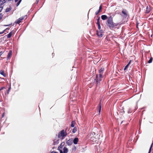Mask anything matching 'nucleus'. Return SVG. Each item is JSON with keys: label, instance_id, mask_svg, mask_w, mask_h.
I'll use <instances>...</instances> for the list:
<instances>
[{"label": "nucleus", "instance_id": "obj_1", "mask_svg": "<svg viewBox=\"0 0 153 153\" xmlns=\"http://www.w3.org/2000/svg\"><path fill=\"white\" fill-rule=\"evenodd\" d=\"M112 13H110V16H108V18L106 22V25L110 29H112L114 28H116L118 25H120L119 23H116L114 22L113 21V17L111 15Z\"/></svg>", "mask_w": 153, "mask_h": 153}, {"label": "nucleus", "instance_id": "obj_2", "mask_svg": "<svg viewBox=\"0 0 153 153\" xmlns=\"http://www.w3.org/2000/svg\"><path fill=\"white\" fill-rule=\"evenodd\" d=\"M67 134L66 130L65 131L64 130H62L58 134V137L59 138H60L62 137V139H63L65 138Z\"/></svg>", "mask_w": 153, "mask_h": 153}, {"label": "nucleus", "instance_id": "obj_3", "mask_svg": "<svg viewBox=\"0 0 153 153\" xmlns=\"http://www.w3.org/2000/svg\"><path fill=\"white\" fill-rule=\"evenodd\" d=\"M103 78L102 75L99 74V75H96V79L95 80H96L97 85H99L100 84V82L101 81Z\"/></svg>", "mask_w": 153, "mask_h": 153}, {"label": "nucleus", "instance_id": "obj_4", "mask_svg": "<svg viewBox=\"0 0 153 153\" xmlns=\"http://www.w3.org/2000/svg\"><path fill=\"white\" fill-rule=\"evenodd\" d=\"M99 31H97V35L99 37H102L103 36V34H102L103 33V31L102 30H99Z\"/></svg>", "mask_w": 153, "mask_h": 153}, {"label": "nucleus", "instance_id": "obj_5", "mask_svg": "<svg viewBox=\"0 0 153 153\" xmlns=\"http://www.w3.org/2000/svg\"><path fill=\"white\" fill-rule=\"evenodd\" d=\"M122 13L123 14L124 17L126 18L128 16V12L126 9H123L122 10Z\"/></svg>", "mask_w": 153, "mask_h": 153}, {"label": "nucleus", "instance_id": "obj_6", "mask_svg": "<svg viewBox=\"0 0 153 153\" xmlns=\"http://www.w3.org/2000/svg\"><path fill=\"white\" fill-rule=\"evenodd\" d=\"M24 18L25 16L21 17L20 18L17 19V20L16 21L15 23L18 24H19L22 22V21L24 19Z\"/></svg>", "mask_w": 153, "mask_h": 153}, {"label": "nucleus", "instance_id": "obj_7", "mask_svg": "<svg viewBox=\"0 0 153 153\" xmlns=\"http://www.w3.org/2000/svg\"><path fill=\"white\" fill-rule=\"evenodd\" d=\"M104 70V68L102 67L99 71V74H100V75H102Z\"/></svg>", "mask_w": 153, "mask_h": 153}, {"label": "nucleus", "instance_id": "obj_8", "mask_svg": "<svg viewBox=\"0 0 153 153\" xmlns=\"http://www.w3.org/2000/svg\"><path fill=\"white\" fill-rule=\"evenodd\" d=\"M151 8L150 7L147 6L146 7V10L145 13H149L151 10Z\"/></svg>", "mask_w": 153, "mask_h": 153}, {"label": "nucleus", "instance_id": "obj_9", "mask_svg": "<svg viewBox=\"0 0 153 153\" xmlns=\"http://www.w3.org/2000/svg\"><path fill=\"white\" fill-rule=\"evenodd\" d=\"M12 55V51H10L8 54L7 56V59H10Z\"/></svg>", "mask_w": 153, "mask_h": 153}, {"label": "nucleus", "instance_id": "obj_10", "mask_svg": "<svg viewBox=\"0 0 153 153\" xmlns=\"http://www.w3.org/2000/svg\"><path fill=\"white\" fill-rule=\"evenodd\" d=\"M13 34H14L13 31H12L10 32L6 36H7V38H9L11 37L12 35Z\"/></svg>", "mask_w": 153, "mask_h": 153}, {"label": "nucleus", "instance_id": "obj_11", "mask_svg": "<svg viewBox=\"0 0 153 153\" xmlns=\"http://www.w3.org/2000/svg\"><path fill=\"white\" fill-rule=\"evenodd\" d=\"M101 19L102 20H105L107 19H108V17L106 15H102L101 16Z\"/></svg>", "mask_w": 153, "mask_h": 153}, {"label": "nucleus", "instance_id": "obj_12", "mask_svg": "<svg viewBox=\"0 0 153 153\" xmlns=\"http://www.w3.org/2000/svg\"><path fill=\"white\" fill-rule=\"evenodd\" d=\"M78 141V138L77 137L75 138L73 140V142L75 144H76Z\"/></svg>", "mask_w": 153, "mask_h": 153}, {"label": "nucleus", "instance_id": "obj_13", "mask_svg": "<svg viewBox=\"0 0 153 153\" xmlns=\"http://www.w3.org/2000/svg\"><path fill=\"white\" fill-rule=\"evenodd\" d=\"M0 74L1 75H2L4 77L6 76V74H5L4 71H3L2 70H0Z\"/></svg>", "mask_w": 153, "mask_h": 153}, {"label": "nucleus", "instance_id": "obj_14", "mask_svg": "<svg viewBox=\"0 0 153 153\" xmlns=\"http://www.w3.org/2000/svg\"><path fill=\"white\" fill-rule=\"evenodd\" d=\"M101 102H100L98 106V110L99 111V113L100 114V112L101 110Z\"/></svg>", "mask_w": 153, "mask_h": 153}, {"label": "nucleus", "instance_id": "obj_15", "mask_svg": "<svg viewBox=\"0 0 153 153\" xmlns=\"http://www.w3.org/2000/svg\"><path fill=\"white\" fill-rule=\"evenodd\" d=\"M63 153H67L68 152V149L65 147H64L63 149Z\"/></svg>", "mask_w": 153, "mask_h": 153}, {"label": "nucleus", "instance_id": "obj_16", "mask_svg": "<svg viewBox=\"0 0 153 153\" xmlns=\"http://www.w3.org/2000/svg\"><path fill=\"white\" fill-rule=\"evenodd\" d=\"M6 1V0H0V6L2 5Z\"/></svg>", "mask_w": 153, "mask_h": 153}, {"label": "nucleus", "instance_id": "obj_17", "mask_svg": "<svg viewBox=\"0 0 153 153\" xmlns=\"http://www.w3.org/2000/svg\"><path fill=\"white\" fill-rule=\"evenodd\" d=\"M75 124V122L74 121H73L71 122V127H73L74 126V125Z\"/></svg>", "mask_w": 153, "mask_h": 153}, {"label": "nucleus", "instance_id": "obj_18", "mask_svg": "<svg viewBox=\"0 0 153 153\" xmlns=\"http://www.w3.org/2000/svg\"><path fill=\"white\" fill-rule=\"evenodd\" d=\"M77 128L76 127H75L73 128L72 130V132L73 133H75L77 131Z\"/></svg>", "mask_w": 153, "mask_h": 153}, {"label": "nucleus", "instance_id": "obj_19", "mask_svg": "<svg viewBox=\"0 0 153 153\" xmlns=\"http://www.w3.org/2000/svg\"><path fill=\"white\" fill-rule=\"evenodd\" d=\"M100 17H98L97 18V24H100Z\"/></svg>", "mask_w": 153, "mask_h": 153}, {"label": "nucleus", "instance_id": "obj_20", "mask_svg": "<svg viewBox=\"0 0 153 153\" xmlns=\"http://www.w3.org/2000/svg\"><path fill=\"white\" fill-rule=\"evenodd\" d=\"M152 60H153V58L152 57H151L150 58L149 60V61L148 62L149 63H152Z\"/></svg>", "mask_w": 153, "mask_h": 153}, {"label": "nucleus", "instance_id": "obj_21", "mask_svg": "<svg viewBox=\"0 0 153 153\" xmlns=\"http://www.w3.org/2000/svg\"><path fill=\"white\" fill-rule=\"evenodd\" d=\"M67 143L68 145H70L71 144V141L70 140H69L67 141Z\"/></svg>", "mask_w": 153, "mask_h": 153}, {"label": "nucleus", "instance_id": "obj_22", "mask_svg": "<svg viewBox=\"0 0 153 153\" xmlns=\"http://www.w3.org/2000/svg\"><path fill=\"white\" fill-rule=\"evenodd\" d=\"M132 110L131 108H129L128 111V113H131L132 112Z\"/></svg>", "mask_w": 153, "mask_h": 153}, {"label": "nucleus", "instance_id": "obj_23", "mask_svg": "<svg viewBox=\"0 0 153 153\" xmlns=\"http://www.w3.org/2000/svg\"><path fill=\"white\" fill-rule=\"evenodd\" d=\"M64 144H65V143H61L60 146H59L58 147V149H60V148H62V146L63 145H64Z\"/></svg>", "mask_w": 153, "mask_h": 153}, {"label": "nucleus", "instance_id": "obj_24", "mask_svg": "<svg viewBox=\"0 0 153 153\" xmlns=\"http://www.w3.org/2000/svg\"><path fill=\"white\" fill-rule=\"evenodd\" d=\"M11 10L9 8H7L6 10L5 11L6 12H8Z\"/></svg>", "mask_w": 153, "mask_h": 153}, {"label": "nucleus", "instance_id": "obj_25", "mask_svg": "<svg viewBox=\"0 0 153 153\" xmlns=\"http://www.w3.org/2000/svg\"><path fill=\"white\" fill-rule=\"evenodd\" d=\"M3 17V15L2 13H0V21L2 19Z\"/></svg>", "mask_w": 153, "mask_h": 153}, {"label": "nucleus", "instance_id": "obj_26", "mask_svg": "<svg viewBox=\"0 0 153 153\" xmlns=\"http://www.w3.org/2000/svg\"><path fill=\"white\" fill-rule=\"evenodd\" d=\"M98 26V28L99 29V30H100L101 29V26L100 25V24H97Z\"/></svg>", "mask_w": 153, "mask_h": 153}, {"label": "nucleus", "instance_id": "obj_27", "mask_svg": "<svg viewBox=\"0 0 153 153\" xmlns=\"http://www.w3.org/2000/svg\"><path fill=\"white\" fill-rule=\"evenodd\" d=\"M10 89H11V87H10L7 90V94H9V91H10Z\"/></svg>", "mask_w": 153, "mask_h": 153}, {"label": "nucleus", "instance_id": "obj_28", "mask_svg": "<svg viewBox=\"0 0 153 153\" xmlns=\"http://www.w3.org/2000/svg\"><path fill=\"white\" fill-rule=\"evenodd\" d=\"M22 0H19V1L17 2V4H16V6H18L20 4V3L21 2Z\"/></svg>", "mask_w": 153, "mask_h": 153}, {"label": "nucleus", "instance_id": "obj_29", "mask_svg": "<svg viewBox=\"0 0 153 153\" xmlns=\"http://www.w3.org/2000/svg\"><path fill=\"white\" fill-rule=\"evenodd\" d=\"M102 6L101 5H100V7H99V10H100V12L101 11V10L102 9Z\"/></svg>", "mask_w": 153, "mask_h": 153}, {"label": "nucleus", "instance_id": "obj_30", "mask_svg": "<svg viewBox=\"0 0 153 153\" xmlns=\"http://www.w3.org/2000/svg\"><path fill=\"white\" fill-rule=\"evenodd\" d=\"M129 65H128V64H127L125 67V68H124V70H126V69L128 68V67Z\"/></svg>", "mask_w": 153, "mask_h": 153}, {"label": "nucleus", "instance_id": "obj_31", "mask_svg": "<svg viewBox=\"0 0 153 153\" xmlns=\"http://www.w3.org/2000/svg\"><path fill=\"white\" fill-rule=\"evenodd\" d=\"M100 10H98V11H97L95 13V14L96 15H97L99 13H100Z\"/></svg>", "mask_w": 153, "mask_h": 153}, {"label": "nucleus", "instance_id": "obj_32", "mask_svg": "<svg viewBox=\"0 0 153 153\" xmlns=\"http://www.w3.org/2000/svg\"><path fill=\"white\" fill-rule=\"evenodd\" d=\"M3 8V7L2 6L0 7V12L1 11Z\"/></svg>", "mask_w": 153, "mask_h": 153}, {"label": "nucleus", "instance_id": "obj_33", "mask_svg": "<svg viewBox=\"0 0 153 153\" xmlns=\"http://www.w3.org/2000/svg\"><path fill=\"white\" fill-rule=\"evenodd\" d=\"M5 32V30H4L3 31L1 32H0V34H2Z\"/></svg>", "mask_w": 153, "mask_h": 153}, {"label": "nucleus", "instance_id": "obj_34", "mask_svg": "<svg viewBox=\"0 0 153 153\" xmlns=\"http://www.w3.org/2000/svg\"><path fill=\"white\" fill-rule=\"evenodd\" d=\"M3 53V52L2 51H0V56L2 55Z\"/></svg>", "mask_w": 153, "mask_h": 153}, {"label": "nucleus", "instance_id": "obj_35", "mask_svg": "<svg viewBox=\"0 0 153 153\" xmlns=\"http://www.w3.org/2000/svg\"><path fill=\"white\" fill-rule=\"evenodd\" d=\"M4 88V87H1V88L0 89V91L3 89Z\"/></svg>", "mask_w": 153, "mask_h": 153}, {"label": "nucleus", "instance_id": "obj_36", "mask_svg": "<svg viewBox=\"0 0 153 153\" xmlns=\"http://www.w3.org/2000/svg\"><path fill=\"white\" fill-rule=\"evenodd\" d=\"M10 30V28H6L4 30H5V31H6V30Z\"/></svg>", "mask_w": 153, "mask_h": 153}, {"label": "nucleus", "instance_id": "obj_37", "mask_svg": "<svg viewBox=\"0 0 153 153\" xmlns=\"http://www.w3.org/2000/svg\"><path fill=\"white\" fill-rule=\"evenodd\" d=\"M131 60H130L129 61V62L128 63V65H129L130 64V63H131Z\"/></svg>", "mask_w": 153, "mask_h": 153}, {"label": "nucleus", "instance_id": "obj_38", "mask_svg": "<svg viewBox=\"0 0 153 153\" xmlns=\"http://www.w3.org/2000/svg\"><path fill=\"white\" fill-rule=\"evenodd\" d=\"M60 153H64L62 150L60 151Z\"/></svg>", "mask_w": 153, "mask_h": 153}, {"label": "nucleus", "instance_id": "obj_39", "mask_svg": "<svg viewBox=\"0 0 153 153\" xmlns=\"http://www.w3.org/2000/svg\"><path fill=\"white\" fill-rule=\"evenodd\" d=\"M18 1V0H15V2H17Z\"/></svg>", "mask_w": 153, "mask_h": 153}, {"label": "nucleus", "instance_id": "obj_40", "mask_svg": "<svg viewBox=\"0 0 153 153\" xmlns=\"http://www.w3.org/2000/svg\"><path fill=\"white\" fill-rule=\"evenodd\" d=\"M136 27H137V28H138V24H137V26H136Z\"/></svg>", "mask_w": 153, "mask_h": 153}, {"label": "nucleus", "instance_id": "obj_41", "mask_svg": "<svg viewBox=\"0 0 153 153\" xmlns=\"http://www.w3.org/2000/svg\"><path fill=\"white\" fill-rule=\"evenodd\" d=\"M9 25H6V26H9Z\"/></svg>", "mask_w": 153, "mask_h": 153}]
</instances>
